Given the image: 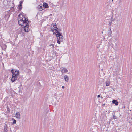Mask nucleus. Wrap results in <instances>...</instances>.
Here are the masks:
<instances>
[{
    "instance_id": "obj_1",
    "label": "nucleus",
    "mask_w": 132,
    "mask_h": 132,
    "mask_svg": "<svg viewBox=\"0 0 132 132\" xmlns=\"http://www.w3.org/2000/svg\"><path fill=\"white\" fill-rule=\"evenodd\" d=\"M25 16L26 15H23L21 13L20 14L18 17V20L19 25L21 26L25 32H27L30 30L29 23L31 21H29L28 18L27 17L26 18Z\"/></svg>"
},
{
    "instance_id": "obj_2",
    "label": "nucleus",
    "mask_w": 132,
    "mask_h": 132,
    "mask_svg": "<svg viewBox=\"0 0 132 132\" xmlns=\"http://www.w3.org/2000/svg\"><path fill=\"white\" fill-rule=\"evenodd\" d=\"M18 76V73L12 75L11 79V81L12 82H14L15 81L17 80Z\"/></svg>"
},
{
    "instance_id": "obj_3",
    "label": "nucleus",
    "mask_w": 132,
    "mask_h": 132,
    "mask_svg": "<svg viewBox=\"0 0 132 132\" xmlns=\"http://www.w3.org/2000/svg\"><path fill=\"white\" fill-rule=\"evenodd\" d=\"M56 37L57 38V43L59 44H60L61 42H62L63 39V37L62 34V35L58 36H57Z\"/></svg>"
},
{
    "instance_id": "obj_4",
    "label": "nucleus",
    "mask_w": 132,
    "mask_h": 132,
    "mask_svg": "<svg viewBox=\"0 0 132 132\" xmlns=\"http://www.w3.org/2000/svg\"><path fill=\"white\" fill-rule=\"evenodd\" d=\"M61 30L62 29H61L59 28L58 30H57L56 32H55L54 33L56 36H57H57L62 35V33L60 32V31H61Z\"/></svg>"
},
{
    "instance_id": "obj_5",
    "label": "nucleus",
    "mask_w": 132,
    "mask_h": 132,
    "mask_svg": "<svg viewBox=\"0 0 132 132\" xmlns=\"http://www.w3.org/2000/svg\"><path fill=\"white\" fill-rule=\"evenodd\" d=\"M104 22L105 24L110 26L112 23V20L110 19H107Z\"/></svg>"
},
{
    "instance_id": "obj_6",
    "label": "nucleus",
    "mask_w": 132,
    "mask_h": 132,
    "mask_svg": "<svg viewBox=\"0 0 132 132\" xmlns=\"http://www.w3.org/2000/svg\"><path fill=\"white\" fill-rule=\"evenodd\" d=\"M61 69V71L62 73H66L68 72V70L65 67L62 68Z\"/></svg>"
},
{
    "instance_id": "obj_7",
    "label": "nucleus",
    "mask_w": 132,
    "mask_h": 132,
    "mask_svg": "<svg viewBox=\"0 0 132 132\" xmlns=\"http://www.w3.org/2000/svg\"><path fill=\"white\" fill-rule=\"evenodd\" d=\"M43 7H44L46 8H48L49 7L48 4L46 2L43 3Z\"/></svg>"
},
{
    "instance_id": "obj_8",
    "label": "nucleus",
    "mask_w": 132,
    "mask_h": 132,
    "mask_svg": "<svg viewBox=\"0 0 132 132\" xmlns=\"http://www.w3.org/2000/svg\"><path fill=\"white\" fill-rule=\"evenodd\" d=\"M19 88V90L18 92V93H22V90H23V87L22 85H21L19 86V87L18 88Z\"/></svg>"
},
{
    "instance_id": "obj_9",
    "label": "nucleus",
    "mask_w": 132,
    "mask_h": 132,
    "mask_svg": "<svg viewBox=\"0 0 132 132\" xmlns=\"http://www.w3.org/2000/svg\"><path fill=\"white\" fill-rule=\"evenodd\" d=\"M112 102L113 104H115V105L116 106H117L118 105V102L116 100L114 99L113 100Z\"/></svg>"
},
{
    "instance_id": "obj_10",
    "label": "nucleus",
    "mask_w": 132,
    "mask_h": 132,
    "mask_svg": "<svg viewBox=\"0 0 132 132\" xmlns=\"http://www.w3.org/2000/svg\"><path fill=\"white\" fill-rule=\"evenodd\" d=\"M64 78L65 81L68 82L69 80V77L66 75H65L64 76Z\"/></svg>"
},
{
    "instance_id": "obj_11",
    "label": "nucleus",
    "mask_w": 132,
    "mask_h": 132,
    "mask_svg": "<svg viewBox=\"0 0 132 132\" xmlns=\"http://www.w3.org/2000/svg\"><path fill=\"white\" fill-rule=\"evenodd\" d=\"M43 7L42 6H40V5H39L37 6V8L38 9L39 11H41L43 10L42 8Z\"/></svg>"
},
{
    "instance_id": "obj_12",
    "label": "nucleus",
    "mask_w": 132,
    "mask_h": 132,
    "mask_svg": "<svg viewBox=\"0 0 132 132\" xmlns=\"http://www.w3.org/2000/svg\"><path fill=\"white\" fill-rule=\"evenodd\" d=\"M15 116L17 118L20 119V113L19 112H17Z\"/></svg>"
},
{
    "instance_id": "obj_13",
    "label": "nucleus",
    "mask_w": 132,
    "mask_h": 132,
    "mask_svg": "<svg viewBox=\"0 0 132 132\" xmlns=\"http://www.w3.org/2000/svg\"><path fill=\"white\" fill-rule=\"evenodd\" d=\"M111 13L112 14V16L111 17V18L110 19L111 20H112V21H113L114 20H115L114 18H113V11H112V12Z\"/></svg>"
},
{
    "instance_id": "obj_14",
    "label": "nucleus",
    "mask_w": 132,
    "mask_h": 132,
    "mask_svg": "<svg viewBox=\"0 0 132 132\" xmlns=\"http://www.w3.org/2000/svg\"><path fill=\"white\" fill-rule=\"evenodd\" d=\"M112 34V31L110 27V28L109 29V32L108 34L109 35L111 36Z\"/></svg>"
},
{
    "instance_id": "obj_15",
    "label": "nucleus",
    "mask_w": 132,
    "mask_h": 132,
    "mask_svg": "<svg viewBox=\"0 0 132 132\" xmlns=\"http://www.w3.org/2000/svg\"><path fill=\"white\" fill-rule=\"evenodd\" d=\"M22 7V6L21 5H19L18 7V9H19V10L20 11Z\"/></svg>"
},
{
    "instance_id": "obj_16",
    "label": "nucleus",
    "mask_w": 132,
    "mask_h": 132,
    "mask_svg": "<svg viewBox=\"0 0 132 132\" xmlns=\"http://www.w3.org/2000/svg\"><path fill=\"white\" fill-rule=\"evenodd\" d=\"M116 119H117V117L115 115V113H114V114H113V117H112L111 118V119H113L115 120Z\"/></svg>"
},
{
    "instance_id": "obj_17",
    "label": "nucleus",
    "mask_w": 132,
    "mask_h": 132,
    "mask_svg": "<svg viewBox=\"0 0 132 132\" xmlns=\"http://www.w3.org/2000/svg\"><path fill=\"white\" fill-rule=\"evenodd\" d=\"M12 120H13V122L12 123V124H15L16 123V120H15L14 119V118H12Z\"/></svg>"
},
{
    "instance_id": "obj_18",
    "label": "nucleus",
    "mask_w": 132,
    "mask_h": 132,
    "mask_svg": "<svg viewBox=\"0 0 132 132\" xmlns=\"http://www.w3.org/2000/svg\"><path fill=\"white\" fill-rule=\"evenodd\" d=\"M106 86H108L110 84V82L109 81H106Z\"/></svg>"
},
{
    "instance_id": "obj_19",
    "label": "nucleus",
    "mask_w": 132,
    "mask_h": 132,
    "mask_svg": "<svg viewBox=\"0 0 132 132\" xmlns=\"http://www.w3.org/2000/svg\"><path fill=\"white\" fill-rule=\"evenodd\" d=\"M54 28H53V27L52 28H51V30L52 31V32H53V34L54 35H55V34L54 33V32H55L54 31Z\"/></svg>"
},
{
    "instance_id": "obj_20",
    "label": "nucleus",
    "mask_w": 132,
    "mask_h": 132,
    "mask_svg": "<svg viewBox=\"0 0 132 132\" xmlns=\"http://www.w3.org/2000/svg\"><path fill=\"white\" fill-rule=\"evenodd\" d=\"M11 72L12 73V75L15 74V72H14V70L13 69H12L11 70Z\"/></svg>"
},
{
    "instance_id": "obj_21",
    "label": "nucleus",
    "mask_w": 132,
    "mask_h": 132,
    "mask_svg": "<svg viewBox=\"0 0 132 132\" xmlns=\"http://www.w3.org/2000/svg\"><path fill=\"white\" fill-rule=\"evenodd\" d=\"M4 132H7L8 131V130L7 129V128H8L5 127V126H4Z\"/></svg>"
},
{
    "instance_id": "obj_22",
    "label": "nucleus",
    "mask_w": 132,
    "mask_h": 132,
    "mask_svg": "<svg viewBox=\"0 0 132 132\" xmlns=\"http://www.w3.org/2000/svg\"><path fill=\"white\" fill-rule=\"evenodd\" d=\"M52 25L53 27L54 28L55 27H56V24L55 23H53L52 24Z\"/></svg>"
},
{
    "instance_id": "obj_23",
    "label": "nucleus",
    "mask_w": 132,
    "mask_h": 132,
    "mask_svg": "<svg viewBox=\"0 0 132 132\" xmlns=\"http://www.w3.org/2000/svg\"><path fill=\"white\" fill-rule=\"evenodd\" d=\"M3 47H2V48L3 50H4L5 49H6V45H4L3 46Z\"/></svg>"
},
{
    "instance_id": "obj_24",
    "label": "nucleus",
    "mask_w": 132,
    "mask_h": 132,
    "mask_svg": "<svg viewBox=\"0 0 132 132\" xmlns=\"http://www.w3.org/2000/svg\"><path fill=\"white\" fill-rule=\"evenodd\" d=\"M23 1H23V0L21 1H20L19 2V5H22V3H23Z\"/></svg>"
},
{
    "instance_id": "obj_25",
    "label": "nucleus",
    "mask_w": 132,
    "mask_h": 132,
    "mask_svg": "<svg viewBox=\"0 0 132 132\" xmlns=\"http://www.w3.org/2000/svg\"><path fill=\"white\" fill-rule=\"evenodd\" d=\"M11 10L12 11V12H13L15 11L14 8L13 7H12L11 9Z\"/></svg>"
},
{
    "instance_id": "obj_26",
    "label": "nucleus",
    "mask_w": 132,
    "mask_h": 132,
    "mask_svg": "<svg viewBox=\"0 0 132 132\" xmlns=\"http://www.w3.org/2000/svg\"><path fill=\"white\" fill-rule=\"evenodd\" d=\"M54 30L56 32V31H57V30L58 29V28L57 27V26H56V27H55V28H54Z\"/></svg>"
},
{
    "instance_id": "obj_27",
    "label": "nucleus",
    "mask_w": 132,
    "mask_h": 132,
    "mask_svg": "<svg viewBox=\"0 0 132 132\" xmlns=\"http://www.w3.org/2000/svg\"><path fill=\"white\" fill-rule=\"evenodd\" d=\"M17 72V73H18V75H19V72L18 70H15V72Z\"/></svg>"
},
{
    "instance_id": "obj_28",
    "label": "nucleus",
    "mask_w": 132,
    "mask_h": 132,
    "mask_svg": "<svg viewBox=\"0 0 132 132\" xmlns=\"http://www.w3.org/2000/svg\"><path fill=\"white\" fill-rule=\"evenodd\" d=\"M7 112H9L10 111V109L7 106Z\"/></svg>"
},
{
    "instance_id": "obj_29",
    "label": "nucleus",
    "mask_w": 132,
    "mask_h": 132,
    "mask_svg": "<svg viewBox=\"0 0 132 132\" xmlns=\"http://www.w3.org/2000/svg\"><path fill=\"white\" fill-rule=\"evenodd\" d=\"M111 121V119H110V120H109V121L108 122V124H110V122Z\"/></svg>"
},
{
    "instance_id": "obj_30",
    "label": "nucleus",
    "mask_w": 132,
    "mask_h": 132,
    "mask_svg": "<svg viewBox=\"0 0 132 132\" xmlns=\"http://www.w3.org/2000/svg\"><path fill=\"white\" fill-rule=\"evenodd\" d=\"M50 46H52L53 47H54V45L53 44H51L50 45Z\"/></svg>"
},
{
    "instance_id": "obj_31",
    "label": "nucleus",
    "mask_w": 132,
    "mask_h": 132,
    "mask_svg": "<svg viewBox=\"0 0 132 132\" xmlns=\"http://www.w3.org/2000/svg\"><path fill=\"white\" fill-rule=\"evenodd\" d=\"M105 103H104V104H102V106H105Z\"/></svg>"
},
{
    "instance_id": "obj_32",
    "label": "nucleus",
    "mask_w": 132,
    "mask_h": 132,
    "mask_svg": "<svg viewBox=\"0 0 132 132\" xmlns=\"http://www.w3.org/2000/svg\"><path fill=\"white\" fill-rule=\"evenodd\" d=\"M62 88H63V89H64V88H65V87L64 86H62Z\"/></svg>"
},
{
    "instance_id": "obj_33",
    "label": "nucleus",
    "mask_w": 132,
    "mask_h": 132,
    "mask_svg": "<svg viewBox=\"0 0 132 132\" xmlns=\"http://www.w3.org/2000/svg\"><path fill=\"white\" fill-rule=\"evenodd\" d=\"M5 126V127H7V128H8V127L7 126V125L6 124Z\"/></svg>"
},
{
    "instance_id": "obj_34",
    "label": "nucleus",
    "mask_w": 132,
    "mask_h": 132,
    "mask_svg": "<svg viewBox=\"0 0 132 132\" xmlns=\"http://www.w3.org/2000/svg\"><path fill=\"white\" fill-rule=\"evenodd\" d=\"M100 95H98L97 96V98H99L100 97Z\"/></svg>"
},
{
    "instance_id": "obj_35",
    "label": "nucleus",
    "mask_w": 132,
    "mask_h": 132,
    "mask_svg": "<svg viewBox=\"0 0 132 132\" xmlns=\"http://www.w3.org/2000/svg\"><path fill=\"white\" fill-rule=\"evenodd\" d=\"M38 84L39 85H40V82H38Z\"/></svg>"
},
{
    "instance_id": "obj_36",
    "label": "nucleus",
    "mask_w": 132,
    "mask_h": 132,
    "mask_svg": "<svg viewBox=\"0 0 132 132\" xmlns=\"http://www.w3.org/2000/svg\"><path fill=\"white\" fill-rule=\"evenodd\" d=\"M101 98L102 99H103V98L101 96Z\"/></svg>"
},
{
    "instance_id": "obj_37",
    "label": "nucleus",
    "mask_w": 132,
    "mask_h": 132,
    "mask_svg": "<svg viewBox=\"0 0 132 132\" xmlns=\"http://www.w3.org/2000/svg\"><path fill=\"white\" fill-rule=\"evenodd\" d=\"M52 15V14H50V16H51Z\"/></svg>"
},
{
    "instance_id": "obj_38",
    "label": "nucleus",
    "mask_w": 132,
    "mask_h": 132,
    "mask_svg": "<svg viewBox=\"0 0 132 132\" xmlns=\"http://www.w3.org/2000/svg\"><path fill=\"white\" fill-rule=\"evenodd\" d=\"M9 16H10V15H9V17H9Z\"/></svg>"
}]
</instances>
